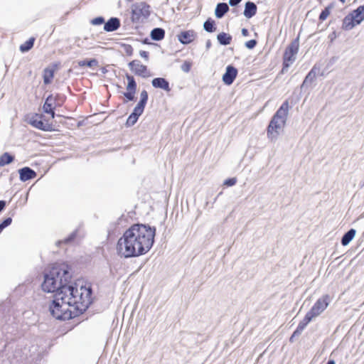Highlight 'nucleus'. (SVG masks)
I'll use <instances>...</instances> for the list:
<instances>
[{"label":"nucleus","instance_id":"c9c22d12","mask_svg":"<svg viewBox=\"0 0 364 364\" xmlns=\"http://www.w3.org/2000/svg\"><path fill=\"white\" fill-rule=\"evenodd\" d=\"M237 182V180L235 178H228L227 180L225 181L224 182V185L227 186H234Z\"/></svg>","mask_w":364,"mask_h":364},{"label":"nucleus","instance_id":"5701e85b","mask_svg":"<svg viewBox=\"0 0 364 364\" xmlns=\"http://www.w3.org/2000/svg\"><path fill=\"white\" fill-rule=\"evenodd\" d=\"M355 235V230L354 229H350L343 236L341 239V244L343 246L348 245L349 242L353 239Z\"/></svg>","mask_w":364,"mask_h":364},{"label":"nucleus","instance_id":"412c9836","mask_svg":"<svg viewBox=\"0 0 364 364\" xmlns=\"http://www.w3.org/2000/svg\"><path fill=\"white\" fill-rule=\"evenodd\" d=\"M54 73H55V70L53 68H46L43 70V82L45 85H48V84L51 83V82L54 77Z\"/></svg>","mask_w":364,"mask_h":364},{"label":"nucleus","instance_id":"20e7f679","mask_svg":"<svg viewBox=\"0 0 364 364\" xmlns=\"http://www.w3.org/2000/svg\"><path fill=\"white\" fill-rule=\"evenodd\" d=\"M61 291H57L55 299L50 304L49 309L51 314L57 319L59 320H70L75 318L77 316V311H73L70 307V303L68 302Z\"/></svg>","mask_w":364,"mask_h":364},{"label":"nucleus","instance_id":"58836bf2","mask_svg":"<svg viewBox=\"0 0 364 364\" xmlns=\"http://www.w3.org/2000/svg\"><path fill=\"white\" fill-rule=\"evenodd\" d=\"M124 51L128 55H132L133 53V48L130 45L124 46Z\"/></svg>","mask_w":364,"mask_h":364},{"label":"nucleus","instance_id":"4468645a","mask_svg":"<svg viewBox=\"0 0 364 364\" xmlns=\"http://www.w3.org/2000/svg\"><path fill=\"white\" fill-rule=\"evenodd\" d=\"M196 33L193 30L182 31L178 35V41L183 44L192 43L196 38Z\"/></svg>","mask_w":364,"mask_h":364},{"label":"nucleus","instance_id":"423d86ee","mask_svg":"<svg viewBox=\"0 0 364 364\" xmlns=\"http://www.w3.org/2000/svg\"><path fill=\"white\" fill-rule=\"evenodd\" d=\"M25 122L32 127L45 132L54 131V126L49 119H46L42 114L32 113L25 116Z\"/></svg>","mask_w":364,"mask_h":364},{"label":"nucleus","instance_id":"f257e3e1","mask_svg":"<svg viewBox=\"0 0 364 364\" xmlns=\"http://www.w3.org/2000/svg\"><path fill=\"white\" fill-rule=\"evenodd\" d=\"M156 228L136 223L127 229L117 242V251L124 257H139L152 247Z\"/></svg>","mask_w":364,"mask_h":364},{"label":"nucleus","instance_id":"9b49d317","mask_svg":"<svg viewBox=\"0 0 364 364\" xmlns=\"http://www.w3.org/2000/svg\"><path fill=\"white\" fill-rule=\"evenodd\" d=\"M58 95H49L43 106V109L44 112L50 114L51 119L55 117V109L58 106H60V103H57V100L58 99Z\"/></svg>","mask_w":364,"mask_h":364},{"label":"nucleus","instance_id":"1a4fd4ad","mask_svg":"<svg viewBox=\"0 0 364 364\" xmlns=\"http://www.w3.org/2000/svg\"><path fill=\"white\" fill-rule=\"evenodd\" d=\"M150 14V6L144 1L136 3L132 6V19L138 21L141 18H147Z\"/></svg>","mask_w":364,"mask_h":364},{"label":"nucleus","instance_id":"9d476101","mask_svg":"<svg viewBox=\"0 0 364 364\" xmlns=\"http://www.w3.org/2000/svg\"><path fill=\"white\" fill-rule=\"evenodd\" d=\"M125 77L127 80V85L126 86V92H124L123 95L126 98V102L132 101L134 99L137 85L132 75L126 74Z\"/></svg>","mask_w":364,"mask_h":364},{"label":"nucleus","instance_id":"f3484780","mask_svg":"<svg viewBox=\"0 0 364 364\" xmlns=\"http://www.w3.org/2000/svg\"><path fill=\"white\" fill-rule=\"evenodd\" d=\"M143 112V109L135 107L133 112L127 118L126 124L127 126H133L137 122L139 117L142 114Z\"/></svg>","mask_w":364,"mask_h":364},{"label":"nucleus","instance_id":"ddd939ff","mask_svg":"<svg viewBox=\"0 0 364 364\" xmlns=\"http://www.w3.org/2000/svg\"><path fill=\"white\" fill-rule=\"evenodd\" d=\"M237 75V70L232 66L228 65L226 68V71L223 76V81L225 85H231Z\"/></svg>","mask_w":364,"mask_h":364},{"label":"nucleus","instance_id":"aec40b11","mask_svg":"<svg viewBox=\"0 0 364 364\" xmlns=\"http://www.w3.org/2000/svg\"><path fill=\"white\" fill-rule=\"evenodd\" d=\"M256 12V5L253 2L247 1L244 11V15L245 16V17L248 18H252L253 16L255 15Z\"/></svg>","mask_w":364,"mask_h":364},{"label":"nucleus","instance_id":"c85d7f7f","mask_svg":"<svg viewBox=\"0 0 364 364\" xmlns=\"http://www.w3.org/2000/svg\"><path fill=\"white\" fill-rule=\"evenodd\" d=\"M14 161V157L9 153H4L0 156V166H4L6 164L11 163Z\"/></svg>","mask_w":364,"mask_h":364},{"label":"nucleus","instance_id":"bb28decb","mask_svg":"<svg viewBox=\"0 0 364 364\" xmlns=\"http://www.w3.org/2000/svg\"><path fill=\"white\" fill-rule=\"evenodd\" d=\"M165 31L162 28H154L151 33V38L155 41H160L164 38Z\"/></svg>","mask_w":364,"mask_h":364},{"label":"nucleus","instance_id":"6ab92c4d","mask_svg":"<svg viewBox=\"0 0 364 364\" xmlns=\"http://www.w3.org/2000/svg\"><path fill=\"white\" fill-rule=\"evenodd\" d=\"M120 26V21L117 18H110L104 26V29L106 31L110 32L118 29Z\"/></svg>","mask_w":364,"mask_h":364},{"label":"nucleus","instance_id":"79ce46f5","mask_svg":"<svg viewBox=\"0 0 364 364\" xmlns=\"http://www.w3.org/2000/svg\"><path fill=\"white\" fill-rule=\"evenodd\" d=\"M242 34L244 36H247L249 35V31L247 28H242Z\"/></svg>","mask_w":364,"mask_h":364},{"label":"nucleus","instance_id":"37998d69","mask_svg":"<svg viewBox=\"0 0 364 364\" xmlns=\"http://www.w3.org/2000/svg\"><path fill=\"white\" fill-rule=\"evenodd\" d=\"M240 1H229L230 4L231 6H235L237 5Z\"/></svg>","mask_w":364,"mask_h":364},{"label":"nucleus","instance_id":"ea45409f","mask_svg":"<svg viewBox=\"0 0 364 364\" xmlns=\"http://www.w3.org/2000/svg\"><path fill=\"white\" fill-rule=\"evenodd\" d=\"M140 55H141L142 58H145V59H148V58H149V53H148V52H146V51H145V50H141V51L140 52Z\"/></svg>","mask_w":364,"mask_h":364},{"label":"nucleus","instance_id":"72a5a7b5","mask_svg":"<svg viewBox=\"0 0 364 364\" xmlns=\"http://www.w3.org/2000/svg\"><path fill=\"white\" fill-rule=\"evenodd\" d=\"M12 222V219L11 218H7L5 219L1 224H0V233L2 232V230L9 226Z\"/></svg>","mask_w":364,"mask_h":364},{"label":"nucleus","instance_id":"a211bd4d","mask_svg":"<svg viewBox=\"0 0 364 364\" xmlns=\"http://www.w3.org/2000/svg\"><path fill=\"white\" fill-rule=\"evenodd\" d=\"M152 85L156 88H161L166 92H169L171 88L168 82L163 77H156L152 80Z\"/></svg>","mask_w":364,"mask_h":364},{"label":"nucleus","instance_id":"7ed1b4c3","mask_svg":"<svg viewBox=\"0 0 364 364\" xmlns=\"http://www.w3.org/2000/svg\"><path fill=\"white\" fill-rule=\"evenodd\" d=\"M68 271L61 265H54L45 274L42 289L46 292L61 291L63 287L68 286Z\"/></svg>","mask_w":364,"mask_h":364},{"label":"nucleus","instance_id":"4c0bfd02","mask_svg":"<svg viewBox=\"0 0 364 364\" xmlns=\"http://www.w3.org/2000/svg\"><path fill=\"white\" fill-rule=\"evenodd\" d=\"M104 23V18L102 17H97L92 20V23L94 25H100Z\"/></svg>","mask_w":364,"mask_h":364},{"label":"nucleus","instance_id":"f8f14e48","mask_svg":"<svg viewBox=\"0 0 364 364\" xmlns=\"http://www.w3.org/2000/svg\"><path fill=\"white\" fill-rule=\"evenodd\" d=\"M131 70L136 75L146 77L149 75L147 67L138 60H134L129 63Z\"/></svg>","mask_w":364,"mask_h":364},{"label":"nucleus","instance_id":"4be33fe9","mask_svg":"<svg viewBox=\"0 0 364 364\" xmlns=\"http://www.w3.org/2000/svg\"><path fill=\"white\" fill-rule=\"evenodd\" d=\"M229 10V7L225 3H220L217 5L215 9V16L218 18H221Z\"/></svg>","mask_w":364,"mask_h":364},{"label":"nucleus","instance_id":"b1692460","mask_svg":"<svg viewBox=\"0 0 364 364\" xmlns=\"http://www.w3.org/2000/svg\"><path fill=\"white\" fill-rule=\"evenodd\" d=\"M218 41L222 45H229L232 41V36L226 33L222 32L218 35Z\"/></svg>","mask_w":364,"mask_h":364},{"label":"nucleus","instance_id":"cd10ccee","mask_svg":"<svg viewBox=\"0 0 364 364\" xmlns=\"http://www.w3.org/2000/svg\"><path fill=\"white\" fill-rule=\"evenodd\" d=\"M148 100V93L146 90H142L140 94V101L136 105V107H139L144 110V107Z\"/></svg>","mask_w":364,"mask_h":364},{"label":"nucleus","instance_id":"2f4dec72","mask_svg":"<svg viewBox=\"0 0 364 364\" xmlns=\"http://www.w3.org/2000/svg\"><path fill=\"white\" fill-rule=\"evenodd\" d=\"M204 28L206 31L208 32H213L215 31V27H214V21H210V20H207L205 23H204Z\"/></svg>","mask_w":364,"mask_h":364},{"label":"nucleus","instance_id":"f704fd0d","mask_svg":"<svg viewBox=\"0 0 364 364\" xmlns=\"http://www.w3.org/2000/svg\"><path fill=\"white\" fill-rule=\"evenodd\" d=\"M192 63L190 61H185L182 65L181 69L185 73H188L191 70Z\"/></svg>","mask_w":364,"mask_h":364},{"label":"nucleus","instance_id":"f03ea898","mask_svg":"<svg viewBox=\"0 0 364 364\" xmlns=\"http://www.w3.org/2000/svg\"><path fill=\"white\" fill-rule=\"evenodd\" d=\"M61 291L66 296L68 302L70 303L73 311H77L78 316L82 314L91 304L92 290L90 287L75 285H68L62 288Z\"/></svg>","mask_w":364,"mask_h":364},{"label":"nucleus","instance_id":"c03bdc74","mask_svg":"<svg viewBox=\"0 0 364 364\" xmlns=\"http://www.w3.org/2000/svg\"><path fill=\"white\" fill-rule=\"evenodd\" d=\"M327 364H335L333 360H329Z\"/></svg>","mask_w":364,"mask_h":364},{"label":"nucleus","instance_id":"39448f33","mask_svg":"<svg viewBox=\"0 0 364 364\" xmlns=\"http://www.w3.org/2000/svg\"><path fill=\"white\" fill-rule=\"evenodd\" d=\"M289 108V102L286 100L272 118L267 129V135L270 140L276 139L279 134V131L285 125Z\"/></svg>","mask_w":364,"mask_h":364},{"label":"nucleus","instance_id":"c756f323","mask_svg":"<svg viewBox=\"0 0 364 364\" xmlns=\"http://www.w3.org/2000/svg\"><path fill=\"white\" fill-rule=\"evenodd\" d=\"M316 304H317V303L315 304V305L311 309V310L310 311H309L306 314L305 317L303 319V321L305 323H306L307 324L312 320L313 318L316 317Z\"/></svg>","mask_w":364,"mask_h":364},{"label":"nucleus","instance_id":"473e14b6","mask_svg":"<svg viewBox=\"0 0 364 364\" xmlns=\"http://www.w3.org/2000/svg\"><path fill=\"white\" fill-rule=\"evenodd\" d=\"M332 7V4L331 6H328L325 9L321 14H320V19L325 20L330 14V9Z\"/></svg>","mask_w":364,"mask_h":364},{"label":"nucleus","instance_id":"393cba45","mask_svg":"<svg viewBox=\"0 0 364 364\" xmlns=\"http://www.w3.org/2000/svg\"><path fill=\"white\" fill-rule=\"evenodd\" d=\"M35 40L36 39L34 37L30 38L28 41H26V42H24L23 44H21L20 46V47H19L20 50L22 53H25V52L30 50L33 47Z\"/></svg>","mask_w":364,"mask_h":364},{"label":"nucleus","instance_id":"2eb2a0df","mask_svg":"<svg viewBox=\"0 0 364 364\" xmlns=\"http://www.w3.org/2000/svg\"><path fill=\"white\" fill-rule=\"evenodd\" d=\"M317 77V70L316 66H314L311 70L309 73V74L305 77L302 87H309L312 85H316V80Z\"/></svg>","mask_w":364,"mask_h":364},{"label":"nucleus","instance_id":"6e6552de","mask_svg":"<svg viewBox=\"0 0 364 364\" xmlns=\"http://www.w3.org/2000/svg\"><path fill=\"white\" fill-rule=\"evenodd\" d=\"M299 50V41L295 39L285 49L283 55L282 71L287 70L295 60Z\"/></svg>","mask_w":364,"mask_h":364},{"label":"nucleus","instance_id":"a19ab883","mask_svg":"<svg viewBox=\"0 0 364 364\" xmlns=\"http://www.w3.org/2000/svg\"><path fill=\"white\" fill-rule=\"evenodd\" d=\"M6 202L4 200H0V212L4 208Z\"/></svg>","mask_w":364,"mask_h":364},{"label":"nucleus","instance_id":"a18cd8bd","mask_svg":"<svg viewBox=\"0 0 364 364\" xmlns=\"http://www.w3.org/2000/svg\"><path fill=\"white\" fill-rule=\"evenodd\" d=\"M326 306H327V304H326L324 305V306H323V308H326Z\"/></svg>","mask_w":364,"mask_h":364},{"label":"nucleus","instance_id":"7c9ffc66","mask_svg":"<svg viewBox=\"0 0 364 364\" xmlns=\"http://www.w3.org/2000/svg\"><path fill=\"white\" fill-rule=\"evenodd\" d=\"M78 65L80 67H90L92 68L97 65V60L96 59L84 60L78 62Z\"/></svg>","mask_w":364,"mask_h":364},{"label":"nucleus","instance_id":"e433bc0d","mask_svg":"<svg viewBox=\"0 0 364 364\" xmlns=\"http://www.w3.org/2000/svg\"><path fill=\"white\" fill-rule=\"evenodd\" d=\"M257 45V41L256 40H250L247 42H246L245 46L249 49L254 48Z\"/></svg>","mask_w":364,"mask_h":364},{"label":"nucleus","instance_id":"dca6fc26","mask_svg":"<svg viewBox=\"0 0 364 364\" xmlns=\"http://www.w3.org/2000/svg\"><path fill=\"white\" fill-rule=\"evenodd\" d=\"M20 179L23 181L34 178L36 176V172L28 167H25L19 170Z\"/></svg>","mask_w":364,"mask_h":364},{"label":"nucleus","instance_id":"a878e982","mask_svg":"<svg viewBox=\"0 0 364 364\" xmlns=\"http://www.w3.org/2000/svg\"><path fill=\"white\" fill-rule=\"evenodd\" d=\"M307 326V323H305L303 320L299 323L296 329L294 331L291 336L289 338L290 342H293L295 337L299 336L305 327Z\"/></svg>","mask_w":364,"mask_h":364},{"label":"nucleus","instance_id":"0eeeda50","mask_svg":"<svg viewBox=\"0 0 364 364\" xmlns=\"http://www.w3.org/2000/svg\"><path fill=\"white\" fill-rule=\"evenodd\" d=\"M364 20V5L360 6L348 14L343 20L342 29L349 31L360 24Z\"/></svg>","mask_w":364,"mask_h":364}]
</instances>
